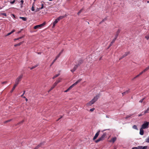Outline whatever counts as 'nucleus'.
Returning <instances> with one entry per match:
<instances>
[{"label": "nucleus", "instance_id": "obj_1", "mask_svg": "<svg viewBox=\"0 0 149 149\" xmlns=\"http://www.w3.org/2000/svg\"><path fill=\"white\" fill-rule=\"evenodd\" d=\"M99 96L96 95L90 101L87 103L86 105L88 106H89L93 104L98 99Z\"/></svg>", "mask_w": 149, "mask_h": 149}, {"label": "nucleus", "instance_id": "obj_2", "mask_svg": "<svg viewBox=\"0 0 149 149\" xmlns=\"http://www.w3.org/2000/svg\"><path fill=\"white\" fill-rule=\"evenodd\" d=\"M45 24V22H44L43 23L40 25H37L35 26L34 27V29H40Z\"/></svg>", "mask_w": 149, "mask_h": 149}, {"label": "nucleus", "instance_id": "obj_3", "mask_svg": "<svg viewBox=\"0 0 149 149\" xmlns=\"http://www.w3.org/2000/svg\"><path fill=\"white\" fill-rule=\"evenodd\" d=\"M23 77V75H21L19 76L16 79L15 81V84L18 85L19 84V81H20Z\"/></svg>", "mask_w": 149, "mask_h": 149}, {"label": "nucleus", "instance_id": "obj_4", "mask_svg": "<svg viewBox=\"0 0 149 149\" xmlns=\"http://www.w3.org/2000/svg\"><path fill=\"white\" fill-rule=\"evenodd\" d=\"M149 124V122H144V123L142 125L141 128L143 129H145L148 128Z\"/></svg>", "mask_w": 149, "mask_h": 149}, {"label": "nucleus", "instance_id": "obj_5", "mask_svg": "<svg viewBox=\"0 0 149 149\" xmlns=\"http://www.w3.org/2000/svg\"><path fill=\"white\" fill-rule=\"evenodd\" d=\"M60 80L59 79L58 80H57L53 84V86L51 87V88L50 89V90H49V91H50L51 90H52V89H53L56 86L57 84L59 83L60 82Z\"/></svg>", "mask_w": 149, "mask_h": 149}, {"label": "nucleus", "instance_id": "obj_6", "mask_svg": "<svg viewBox=\"0 0 149 149\" xmlns=\"http://www.w3.org/2000/svg\"><path fill=\"white\" fill-rule=\"evenodd\" d=\"M83 61L81 59L79 60L77 62H76V64L75 65L78 67L80 65L83 63Z\"/></svg>", "mask_w": 149, "mask_h": 149}, {"label": "nucleus", "instance_id": "obj_7", "mask_svg": "<svg viewBox=\"0 0 149 149\" xmlns=\"http://www.w3.org/2000/svg\"><path fill=\"white\" fill-rule=\"evenodd\" d=\"M107 133L106 132H104L103 133L102 135L99 138L100 139L101 141H103L104 140L106 136Z\"/></svg>", "mask_w": 149, "mask_h": 149}, {"label": "nucleus", "instance_id": "obj_8", "mask_svg": "<svg viewBox=\"0 0 149 149\" xmlns=\"http://www.w3.org/2000/svg\"><path fill=\"white\" fill-rule=\"evenodd\" d=\"M100 130H99L95 134V135L94 136L93 138V140H95L98 136H99L100 133Z\"/></svg>", "mask_w": 149, "mask_h": 149}, {"label": "nucleus", "instance_id": "obj_9", "mask_svg": "<svg viewBox=\"0 0 149 149\" xmlns=\"http://www.w3.org/2000/svg\"><path fill=\"white\" fill-rule=\"evenodd\" d=\"M45 142H43L42 143H41L40 144H38L37 146H36L34 149H38L39 147H40L42 145L44 144Z\"/></svg>", "mask_w": 149, "mask_h": 149}, {"label": "nucleus", "instance_id": "obj_10", "mask_svg": "<svg viewBox=\"0 0 149 149\" xmlns=\"http://www.w3.org/2000/svg\"><path fill=\"white\" fill-rule=\"evenodd\" d=\"M120 29H118V30H117V31L116 32V33L115 35V38H117L118 36V35L119 33H120Z\"/></svg>", "mask_w": 149, "mask_h": 149}, {"label": "nucleus", "instance_id": "obj_11", "mask_svg": "<svg viewBox=\"0 0 149 149\" xmlns=\"http://www.w3.org/2000/svg\"><path fill=\"white\" fill-rule=\"evenodd\" d=\"M148 146H139L138 148L139 149H146L148 148Z\"/></svg>", "mask_w": 149, "mask_h": 149}, {"label": "nucleus", "instance_id": "obj_12", "mask_svg": "<svg viewBox=\"0 0 149 149\" xmlns=\"http://www.w3.org/2000/svg\"><path fill=\"white\" fill-rule=\"evenodd\" d=\"M58 20H57V19H55V21L53 23V27H54L58 21Z\"/></svg>", "mask_w": 149, "mask_h": 149}, {"label": "nucleus", "instance_id": "obj_13", "mask_svg": "<svg viewBox=\"0 0 149 149\" xmlns=\"http://www.w3.org/2000/svg\"><path fill=\"white\" fill-rule=\"evenodd\" d=\"M77 67H78L76 65H75L73 68L71 70H70L72 72V73H73L77 69Z\"/></svg>", "mask_w": 149, "mask_h": 149}, {"label": "nucleus", "instance_id": "obj_14", "mask_svg": "<svg viewBox=\"0 0 149 149\" xmlns=\"http://www.w3.org/2000/svg\"><path fill=\"white\" fill-rule=\"evenodd\" d=\"M65 15H62L61 16L59 17L58 18H57V20H58L59 21L61 19L65 17Z\"/></svg>", "mask_w": 149, "mask_h": 149}, {"label": "nucleus", "instance_id": "obj_15", "mask_svg": "<svg viewBox=\"0 0 149 149\" xmlns=\"http://www.w3.org/2000/svg\"><path fill=\"white\" fill-rule=\"evenodd\" d=\"M116 140V137H114L110 141V142H112L113 143H114Z\"/></svg>", "mask_w": 149, "mask_h": 149}, {"label": "nucleus", "instance_id": "obj_16", "mask_svg": "<svg viewBox=\"0 0 149 149\" xmlns=\"http://www.w3.org/2000/svg\"><path fill=\"white\" fill-rule=\"evenodd\" d=\"M143 129L142 128H141L140 130L139 134L141 135H143L144 134V131Z\"/></svg>", "mask_w": 149, "mask_h": 149}, {"label": "nucleus", "instance_id": "obj_17", "mask_svg": "<svg viewBox=\"0 0 149 149\" xmlns=\"http://www.w3.org/2000/svg\"><path fill=\"white\" fill-rule=\"evenodd\" d=\"M130 54V52H125V54L123 55V57H124L126 56H127L128 54Z\"/></svg>", "mask_w": 149, "mask_h": 149}, {"label": "nucleus", "instance_id": "obj_18", "mask_svg": "<svg viewBox=\"0 0 149 149\" xmlns=\"http://www.w3.org/2000/svg\"><path fill=\"white\" fill-rule=\"evenodd\" d=\"M130 92V90L129 89L125 91L123 93H122V94L123 95H125L126 94H127Z\"/></svg>", "mask_w": 149, "mask_h": 149}, {"label": "nucleus", "instance_id": "obj_19", "mask_svg": "<svg viewBox=\"0 0 149 149\" xmlns=\"http://www.w3.org/2000/svg\"><path fill=\"white\" fill-rule=\"evenodd\" d=\"M17 85L16 84H15L14 85V86L13 87V88L12 89V90H11V93L14 90V89H15L16 87L17 86Z\"/></svg>", "mask_w": 149, "mask_h": 149}, {"label": "nucleus", "instance_id": "obj_20", "mask_svg": "<svg viewBox=\"0 0 149 149\" xmlns=\"http://www.w3.org/2000/svg\"><path fill=\"white\" fill-rule=\"evenodd\" d=\"M22 43H23V42H21L18 43H17V44L15 45L14 46L15 47H17L18 46H19Z\"/></svg>", "mask_w": 149, "mask_h": 149}, {"label": "nucleus", "instance_id": "obj_21", "mask_svg": "<svg viewBox=\"0 0 149 149\" xmlns=\"http://www.w3.org/2000/svg\"><path fill=\"white\" fill-rule=\"evenodd\" d=\"M63 52V50H62L59 54H58L57 56L56 57V59H57L58 58L59 56H60V55H61V53H62V52Z\"/></svg>", "mask_w": 149, "mask_h": 149}, {"label": "nucleus", "instance_id": "obj_22", "mask_svg": "<svg viewBox=\"0 0 149 149\" xmlns=\"http://www.w3.org/2000/svg\"><path fill=\"white\" fill-rule=\"evenodd\" d=\"M38 64H37L36 65L33 66L32 67H31V68L29 67V68L31 70H32V69L35 68H36V67L38 66Z\"/></svg>", "mask_w": 149, "mask_h": 149}, {"label": "nucleus", "instance_id": "obj_23", "mask_svg": "<svg viewBox=\"0 0 149 149\" xmlns=\"http://www.w3.org/2000/svg\"><path fill=\"white\" fill-rule=\"evenodd\" d=\"M19 18H20L21 19L24 21H25L27 20L26 18V17H20Z\"/></svg>", "mask_w": 149, "mask_h": 149}, {"label": "nucleus", "instance_id": "obj_24", "mask_svg": "<svg viewBox=\"0 0 149 149\" xmlns=\"http://www.w3.org/2000/svg\"><path fill=\"white\" fill-rule=\"evenodd\" d=\"M132 128H133L135 129L136 130H138L137 127V126L136 125H134L132 127Z\"/></svg>", "mask_w": 149, "mask_h": 149}, {"label": "nucleus", "instance_id": "obj_25", "mask_svg": "<svg viewBox=\"0 0 149 149\" xmlns=\"http://www.w3.org/2000/svg\"><path fill=\"white\" fill-rule=\"evenodd\" d=\"M145 142L149 143V136L146 139Z\"/></svg>", "mask_w": 149, "mask_h": 149}, {"label": "nucleus", "instance_id": "obj_26", "mask_svg": "<svg viewBox=\"0 0 149 149\" xmlns=\"http://www.w3.org/2000/svg\"><path fill=\"white\" fill-rule=\"evenodd\" d=\"M84 10V8H82L78 13L77 14L78 15H79V14L81 13L82 11Z\"/></svg>", "mask_w": 149, "mask_h": 149}, {"label": "nucleus", "instance_id": "obj_27", "mask_svg": "<svg viewBox=\"0 0 149 149\" xmlns=\"http://www.w3.org/2000/svg\"><path fill=\"white\" fill-rule=\"evenodd\" d=\"M149 69V65L144 70L143 72H146V71H147Z\"/></svg>", "mask_w": 149, "mask_h": 149}, {"label": "nucleus", "instance_id": "obj_28", "mask_svg": "<svg viewBox=\"0 0 149 149\" xmlns=\"http://www.w3.org/2000/svg\"><path fill=\"white\" fill-rule=\"evenodd\" d=\"M132 115H133V114H130V115H127L125 118V119H127L128 118L130 117Z\"/></svg>", "mask_w": 149, "mask_h": 149}, {"label": "nucleus", "instance_id": "obj_29", "mask_svg": "<svg viewBox=\"0 0 149 149\" xmlns=\"http://www.w3.org/2000/svg\"><path fill=\"white\" fill-rule=\"evenodd\" d=\"M149 111V107L145 111L144 114H145L148 113V111Z\"/></svg>", "mask_w": 149, "mask_h": 149}, {"label": "nucleus", "instance_id": "obj_30", "mask_svg": "<svg viewBox=\"0 0 149 149\" xmlns=\"http://www.w3.org/2000/svg\"><path fill=\"white\" fill-rule=\"evenodd\" d=\"M34 3H33V6L31 7V10L32 11H33L35 10L34 9V6H33V5H34Z\"/></svg>", "mask_w": 149, "mask_h": 149}, {"label": "nucleus", "instance_id": "obj_31", "mask_svg": "<svg viewBox=\"0 0 149 149\" xmlns=\"http://www.w3.org/2000/svg\"><path fill=\"white\" fill-rule=\"evenodd\" d=\"M56 58H55L53 61L52 63L51 64L50 66H51L54 63V62L56 61L57 60Z\"/></svg>", "mask_w": 149, "mask_h": 149}, {"label": "nucleus", "instance_id": "obj_32", "mask_svg": "<svg viewBox=\"0 0 149 149\" xmlns=\"http://www.w3.org/2000/svg\"><path fill=\"white\" fill-rule=\"evenodd\" d=\"M145 38L148 40L149 39V34H148L146 36H145Z\"/></svg>", "mask_w": 149, "mask_h": 149}, {"label": "nucleus", "instance_id": "obj_33", "mask_svg": "<svg viewBox=\"0 0 149 149\" xmlns=\"http://www.w3.org/2000/svg\"><path fill=\"white\" fill-rule=\"evenodd\" d=\"M59 75V74H56L55 76H54L52 78L53 79H54L55 78H56V77H57Z\"/></svg>", "mask_w": 149, "mask_h": 149}, {"label": "nucleus", "instance_id": "obj_34", "mask_svg": "<svg viewBox=\"0 0 149 149\" xmlns=\"http://www.w3.org/2000/svg\"><path fill=\"white\" fill-rule=\"evenodd\" d=\"M116 39V38H114L112 40V41L111 43V44H113V43L115 42Z\"/></svg>", "mask_w": 149, "mask_h": 149}, {"label": "nucleus", "instance_id": "obj_35", "mask_svg": "<svg viewBox=\"0 0 149 149\" xmlns=\"http://www.w3.org/2000/svg\"><path fill=\"white\" fill-rule=\"evenodd\" d=\"M101 140H100V139L99 138L98 139L95 140V142L96 143H98L100 141H101Z\"/></svg>", "mask_w": 149, "mask_h": 149}, {"label": "nucleus", "instance_id": "obj_36", "mask_svg": "<svg viewBox=\"0 0 149 149\" xmlns=\"http://www.w3.org/2000/svg\"><path fill=\"white\" fill-rule=\"evenodd\" d=\"M41 10L40 8H37L36 9L35 12H36L39 11V10Z\"/></svg>", "mask_w": 149, "mask_h": 149}, {"label": "nucleus", "instance_id": "obj_37", "mask_svg": "<svg viewBox=\"0 0 149 149\" xmlns=\"http://www.w3.org/2000/svg\"><path fill=\"white\" fill-rule=\"evenodd\" d=\"M11 120V119L8 120H6L4 122V123H8V122L10 121Z\"/></svg>", "mask_w": 149, "mask_h": 149}, {"label": "nucleus", "instance_id": "obj_38", "mask_svg": "<svg viewBox=\"0 0 149 149\" xmlns=\"http://www.w3.org/2000/svg\"><path fill=\"white\" fill-rule=\"evenodd\" d=\"M107 20V18H105L104 19H103L102 21H101V22H100V24H101L102 22H104L106 20Z\"/></svg>", "mask_w": 149, "mask_h": 149}, {"label": "nucleus", "instance_id": "obj_39", "mask_svg": "<svg viewBox=\"0 0 149 149\" xmlns=\"http://www.w3.org/2000/svg\"><path fill=\"white\" fill-rule=\"evenodd\" d=\"M139 146L137 147H133L132 149H139V148H138Z\"/></svg>", "mask_w": 149, "mask_h": 149}, {"label": "nucleus", "instance_id": "obj_40", "mask_svg": "<svg viewBox=\"0 0 149 149\" xmlns=\"http://www.w3.org/2000/svg\"><path fill=\"white\" fill-rule=\"evenodd\" d=\"M1 15H4L6 17L7 16L6 14V13H1Z\"/></svg>", "mask_w": 149, "mask_h": 149}, {"label": "nucleus", "instance_id": "obj_41", "mask_svg": "<svg viewBox=\"0 0 149 149\" xmlns=\"http://www.w3.org/2000/svg\"><path fill=\"white\" fill-rule=\"evenodd\" d=\"M15 2V0H14L13 1H11L10 2V3L11 4H13Z\"/></svg>", "mask_w": 149, "mask_h": 149}, {"label": "nucleus", "instance_id": "obj_42", "mask_svg": "<svg viewBox=\"0 0 149 149\" xmlns=\"http://www.w3.org/2000/svg\"><path fill=\"white\" fill-rule=\"evenodd\" d=\"M144 113L143 112H142L138 116H142V115H143L144 114H144Z\"/></svg>", "mask_w": 149, "mask_h": 149}, {"label": "nucleus", "instance_id": "obj_43", "mask_svg": "<svg viewBox=\"0 0 149 149\" xmlns=\"http://www.w3.org/2000/svg\"><path fill=\"white\" fill-rule=\"evenodd\" d=\"M74 86V84H72L71 86L70 87H69V88H70V89H71Z\"/></svg>", "mask_w": 149, "mask_h": 149}, {"label": "nucleus", "instance_id": "obj_44", "mask_svg": "<svg viewBox=\"0 0 149 149\" xmlns=\"http://www.w3.org/2000/svg\"><path fill=\"white\" fill-rule=\"evenodd\" d=\"M144 98H143V99H141L139 101V102L142 103L143 102V100H144Z\"/></svg>", "mask_w": 149, "mask_h": 149}, {"label": "nucleus", "instance_id": "obj_45", "mask_svg": "<svg viewBox=\"0 0 149 149\" xmlns=\"http://www.w3.org/2000/svg\"><path fill=\"white\" fill-rule=\"evenodd\" d=\"M24 1L23 0H21L20 1L21 3L20 5H22Z\"/></svg>", "mask_w": 149, "mask_h": 149}, {"label": "nucleus", "instance_id": "obj_46", "mask_svg": "<svg viewBox=\"0 0 149 149\" xmlns=\"http://www.w3.org/2000/svg\"><path fill=\"white\" fill-rule=\"evenodd\" d=\"M24 122V120H22V121H21V122H19V123H18V124H22L23 122Z\"/></svg>", "mask_w": 149, "mask_h": 149}, {"label": "nucleus", "instance_id": "obj_47", "mask_svg": "<svg viewBox=\"0 0 149 149\" xmlns=\"http://www.w3.org/2000/svg\"><path fill=\"white\" fill-rule=\"evenodd\" d=\"M143 72V70L139 74V75H141L144 72Z\"/></svg>", "mask_w": 149, "mask_h": 149}, {"label": "nucleus", "instance_id": "obj_48", "mask_svg": "<svg viewBox=\"0 0 149 149\" xmlns=\"http://www.w3.org/2000/svg\"><path fill=\"white\" fill-rule=\"evenodd\" d=\"M143 72V70L139 74V75H141L144 72Z\"/></svg>", "mask_w": 149, "mask_h": 149}, {"label": "nucleus", "instance_id": "obj_49", "mask_svg": "<svg viewBox=\"0 0 149 149\" xmlns=\"http://www.w3.org/2000/svg\"><path fill=\"white\" fill-rule=\"evenodd\" d=\"M25 91H23V93L22 94V95H21V97H22L23 96V95H24V94L25 93Z\"/></svg>", "mask_w": 149, "mask_h": 149}, {"label": "nucleus", "instance_id": "obj_50", "mask_svg": "<svg viewBox=\"0 0 149 149\" xmlns=\"http://www.w3.org/2000/svg\"><path fill=\"white\" fill-rule=\"evenodd\" d=\"M94 110H95V108H92V109H91L90 110V111H93Z\"/></svg>", "mask_w": 149, "mask_h": 149}, {"label": "nucleus", "instance_id": "obj_51", "mask_svg": "<svg viewBox=\"0 0 149 149\" xmlns=\"http://www.w3.org/2000/svg\"><path fill=\"white\" fill-rule=\"evenodd\" d=\"M78 83H79V82L77 81L73 84L75 86V85H77Z\"/></svg>", "mask_w": 149, "mask_h": 149}, {"label": "nucleus", "instance_id": "obj_52", "mask_svg": "<svg viewBox=\"0 0 149 149\" xmlns=\"http://www.w3.org/2000/svg\"><path fill=\"white\" fill-rule=\"evenodd\" d=\"M63 117V116H61L56 121H58L60 119H61V118H62Z\"/></svg>", "mask_w": 149, "mask_h": 149}, {"label": "nucleus", "instance_id": "obj_53", "mask_svg": "<svg viewBox=\"0 0 149 149\" xmlns=\"http://www.w3.org/2000/svg\"><path fill=\"white\" fill-rule=\"evenodd\" d=\"M11 34H12V33H11V32H10V33H8L7 34V35H6V36H9V35H10Z\"/></svg>", "mask_w": 149, "mask_h": 149}, {"label": "nucleus", "instance_id": "obj_54", "mask_svg": "<svg viewBox=\"0 0 149 149\" xmlns=\"http://www.w3.org/2000/svg\"><path fill=\"white\" fill-rule=\"evenodd\" d=\"M43 8V4H42V6H41V8H40V9H42Z\"/></svg>", "mask_w": 149, "mask_h": 149}, {"label": "nucleus", "instance_id": "obj_55", "mask_svg": "<svg viewBox=\"0 0 149 149\" xmlns=\"http://www.w3.org/2000/svg\"><path fill=\"white\" fill-rule=\"evenodd\" d=\"M112 45H113V44H111V43L110 44V45H109V46L108 47V48H109Z\"/></svg>", "mask_w": 149, "mask_h": 149}, {"label": "nucleus", "instance_id": "obj_56", "mask_svg": "<svg viewBox=\"0 0 149 149\" xmlns=\"http://www.w3.org/2000/svg\"><path fill=\"white\" fill-rule=\"evenodd\" d=\"M81 79H79L77 81L79 83L81 81Z\"/></svg>", "mask_w": 149, "mask_h": 149}, {"label": "nucleus", "instance_id": "obj_57", "mask_svg": "<svg viewBox=\"0 0 149 149\" xmlns=\"http://www.w3.org/2000/svg\"><path fill=\"white\" fill-rule=\"evenodd\" d=\"M15 31V30L14 29H13L10 32L12 33H13Z\"/></svg>", "mask_w": 149, "mask_h": 149}, {"label": "nucleus", "instance_id": "obj_58", "mask_svg": "<svg viewBox=\"0 0 149 149\" xmlns=\"http://www.w3.org/2000/svg\"><path fill=\"white\" fill-rule=\"evenodd\" d=\"M124 58V57H123V56H122V57H121L120 58L119 60H120L122 59V58Z\"/></svg>", "mask_w": 149, "mask_h": 149}, {"label": "nucleus", "instance_id": "obj_59", "mask_svg": "<svg viewBox=\"0 0 149 149\" xmlns=\"http://www.w3.org/2000/svg\"><path fill=\"white\" fill-rule=\"evenodd\" d=\"M68 89H67L66 90H65L64 91V92H68Z\"/></svg>", "mask_w": 149, "mask_h": 149}, {"label": "nucleus", "instance_id": "obj_60", "mask_svg": "<svg viewBox=\"0 0 149 149\" xmlns=\"http://www.w3.org/2000/svg\"><path fill=\"white\" fill-rule=\"evenodd\" d=\"M12 15L13 16V17L14 18H15V15H14V14H12Z\"/></svg>", "mask_w": 149, "mask_h": 149}, {"label": "nucleus", "instance_id": "obj_61", "mask_svg": "<svg viewBox=\"0 0 149 149\" xmlns=\"http://www.w3.org/2000/svg\"><path fill=\"white\" fill-rule=\"evenodd\" d=\"M19 38H16V39H14V40H19Z\"/></svg>", "mask_w": 149, "mask_h": 149}, {"label": "nucleus", "instance_id": "obj_62", "mask_svg": "<svg viewBox=\"0 0 149 149\" xmlns=\"http://www.w3.org/2000/svg\"><path fill=\"white\" fill-rule=\"evenodd\" d=\"M110 130V129H105V130H103V131H104L106 130Z\"/></svg>", "mask_w": 149, "mask_h": 149}, {"label": "nucleus", "instance_id": "obj_63", "mask_svg": "<svg viewBox=\"0 0 149 149\" xmlns=\"http://www.w3.org/2000/svg\"><path fill=\"white\" fill-rule=\"evenodd\" d=\"M136 78H137V77H136V76L135 77H134L133 79H132V80H134V79Z\"/></svg>", "mask_w": 149, "mask_h": 149}, {"label": "nucleus", "instance_id": "obj_64", "mask_svg": "<svg viewBox=\"0 0 149 149\" xmlns=\"http://www.w3.org/2000/svg\"><path fill=\"white\" fill-rule=\"evenodd\" d=\"M23 36H22V37H19V39L22 38H23Z\"/></svg>", "mask_w": 149, "mask_h": 149}]
</instances>
